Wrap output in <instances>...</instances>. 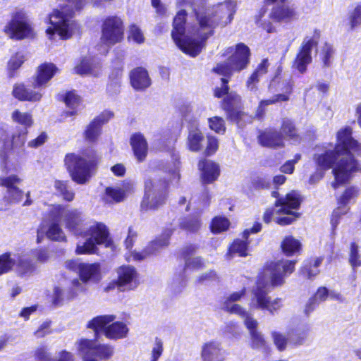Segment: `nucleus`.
I'll return each instance as SVG.
<instances>
[{
	"mask_svg": "<svg viewBox=\"0 0 361 361\" xmlns=\"http://www.w3.org/2000/svg\"><path fill=\"white\" fill-rule=\"evenodd\" d=\"M177 4L179 6L190 5L196 16L197 23L188 27L185 32L186 11H178L174 18L171 32L172 38L179 49L192 57L201 52L214 29L219 24L225 26L231 23L235 12V4L230 0L212 9H204V0H177Z\"/></svg>",
	"mask_w": 361,
	"mask_h": 361,
	"instance_id": "f257e3e1",
	"label": "nucleus"
},
{
	"mask_svg": "<svg viewBox=\"0 0 361 361\" xmlns=\"http://www.w3.org/2000/svg\"><path fill=\"white\" fill-rule=\"evenodd\" d=\"M48 219L43 221L37 231V243H41L47 237L54 241L66 240V235L59 223L63 221L66 228L75 235L85 238V241H78L75 252L77 255L93 254L97 250V245L104 244L108 246L109 231L102 223L94 222L79 231L78 226L80 222V213L77 209H69L61 204L51 205L49 209Z\"/></svg>",
	"mask_w": 361,
	"mask_h": 361,
	"instance_id": "f03ea898",
	"label": "nucleus"
},
{
	"mask_svg": "<svg viewBox=\"0 0 361 361\" xmlns=\"http://www.w3.org/2000/svg\"><path fill=\"white\" fill-rule=\"evenodd\" d=\"M351 152L361 154V145L352 137V130L349 127L341 129L337 133V143L334 147L328 144L316 148L314 160L322 169H329L334 166L332 173L334 181L331 186L336 189L347 183L353 173L360 171L361 166L353 157Z\"/></svg>",
	"mask_w": 361,
	"mask_h": 361,
	"instance_id": "7ed1b4c3",
	"label": "nucleus"
},
{
	"mask_svg": "<svg viewBox=\"0 0 361 361\" xmlns=\"http://www.w3.org/2000/svg\"><path fill=\"white\" fill-rule=\"evenodd\" d=\"M295 261H279L272 262L264 269L257 280L256 287L252 290L250 307L253 310H267L274 314L283 306L280 298L271 299L268 295L270 286H281L284 279L295 269Z\"/></svg>",
	"mask_w": 361,
	"mask_h": 361,
	"instance_id": "20e7f679",
	"label": "nucleus"
},
{
	"mask_svg": "<svg viewBox=\"0 0 361 361\" xmlns=\"http://www.w3.org/2000/svg\"><path fill=\"white\" fill-rule=\"evenodd\" d=\"M97 156L92 148L78 154H69L64 162L72 180L78 184L86 183L91 178L92 169L97 164Z\"/></svg>",
	"mask_w": 361,
	"mask_h": 361,
	"instance_id": "39448f33",
	"label": "nucleus"
},
{
	"mask_svg": "<svg viewBox=\"0 0 361 361\" xmlns=\"http://www.w3.org/2000/svg\"><path fill=\"white\" fill-rule=\"evenodd\" d=\"M169 183L163 178H148L145 182V194L141 202L142 211L157 210L166 202Z\"/></svg>",
	"mask_w": 361,
	"mask_h": 361,
	"instance_id": "423d86ee",
	"label": "nucleus"
},
{
	"mask_svg": "<svg viewBox=\"0 0 361 361\" xmlns=\"http://www.w3.org/2000/svg\"><path fill=\"white\" fill-rule=\"evenodd\" d=\"M114 319L115 317L113 315L97 316L89 321L87 327L92 329L96 336H98L99 332L104 331L105 336L111 340L126 338L129 331L127 324L121 322L109 324Z\"/></svg>",
	"mask_w": 361,
	"mask_h": 361,
	"instance_id": "0eeeda50",
	"label": "nucleus"
},
{
	"mask_svg": "<svg viewBox=\"0 0 361 361\" xmlns=\"http://www.w3.org/2000/svg\"><path fill=\"white\" fill-rule=\"evenodd\" d=\"M232 55L224 63L218 64L214 71L219 75L230 77L234 72L245 69L250 63V49L243 43L236 44L235 47L228 48Z\"/></svg>",
	"mask_w": 361,
	"mask_h": 361,
	"instance_id": "6e6552de",
	"label": "nucleus"
},
{
	"mask_svg": "<svg viewBox=\"0 0 361 361\" xmlns=\"http://www.w3.org/2000/svg\"><path fill=\"white\" fill-rule=\"evenodd\" d=\"M101 43L98 50L106 54L111 47L120 43L124 38V25L122 19L113 16L106 18L101 27Z\"/></svg>",
	"mask_w": 361,
	"mask_h": 361,
	"instance_id": "1a4fd4ad",
	"label": "nucleus"
},
{
	"mask_svg": "<svg viewBox=\"0 0 361 361\" xmlns=\"http://www.w3.org/2000/svg\"><path fill=\"white\" fill-rule=\"evenodd\" d=\"M94 339L80 338L75 343L78 354L82 361H97V358L107 360L114 354V348L109 344H101Z\"/></svg>",
	"mask_w": 361,
	"mask_h": 361,
	"instance_id": "9d476101",
	"label": "nucleus"
},
{
	"mask_svg": "<svg viewBox=\"0 0 361 361\" xmlns=\"http://www.w3.org/2000/svg\"><path fill=\"white\" fill-rule=\"evenodd\" d=\"M301 202L300 195L296 191L288 193L285 198H280L276 201V206L281 208L277 212L285 214V216L279 217L276 223L285 226L292 224L298 216L299 214L293 212L292 209H297Z\"/></svg>",
	"mask_w": 361,
	"mask_h": 361,
	"instance_id": "9b49d317",
	"label": "nucleus"
},
{
	"mask_svg": "<svg viewBox=\"0 0 361 361\" xmlns=\"http://www.w3.org/2000/svg\"><path fill=\"white\" fill-rule=\"evenodd\" d=\"M27 130H22L17 134L9 136L4 133L0 135V157L6 163L9 155L13 153L19 154L26 141Z\"/></svg>",
	"mask_w": 361,
	"mask_h": 361,
	"instance_id": "f8f14e48",
	"label": "nucleus"
},
{
	"mask_svg": "<svg viewBox=\"0 0 361 361\" xmlns=\"http://www.w3.org/2000/svg\"><path fill=\"white\" fill-rule=\"evenodd\" d=\"M5 33L11 39L20 40L34 36L33 29L24 14L18 13L5 26Z\"/></svg>",
	"mask_w": 361,
	"mask_h": 361,
	"instance_id": "ddd939ff",
	"label": "nucleus"
},
{
	"mask_svg": "<svg viewBox=\"0 0 361 361\" xmlns=\"http://www.w3.org/2000/svg\"><path fill=\"white\" fill-rule=\"evenodd\" d=\"M172 233V229H166L159 238L150 242L142 252L135 251L127 256L126 259L128 262L142 261L149 256L157 254L162 248L168 246Z\"/></svg>",
	"mask_w": 361,
	"mask_h": 361,
	"instance_id": "4468645a",
	"label": "nucleus"
},
{
	"mask_svg": "<svg viewBox=\"0 0 361 361\" xmlns=\"http://www.w3.org/2000/svg\"><path fill=\"white\" fill-rule=\"evenodd\" d=\"M319 36V32L315 31L313 37L307 36L303 39L294 62L295 68L302 73L306 71L307 66L312 62V51L317 44L316 38H318Z\"/></svg>",
	"mask_w": 361,
	"mask_h": 361,
	"instance_id": "2eb2a0df",
	"label": "nucleus"
},
{
	"mask_svg": "<svg viewBox=\"0 0 361 361\" xmlns=\"http://www.w3.org/2000/svg\"><path fill=\"white\" fill-rule=\"evenodd\" d=\"M221 82V87L216 88L215 90V96L217 97H221L224 94H226L222 103L223 109L231 116H235V115L238 116V109L240 108L241 105V98L235 92H228V87L226 84L228 83V80L227 79L222 78Z\"/></svg>",
	"mask_w": 361,
	"mask_h": 361,
	"instance_id": "dca6fc26",
	"label": "nucleus"
},
{
	"mask_svg": "<svg viewBox=\"0 0 361 361\" xmlns=\"http://www.w3.org/2000/svg\"><path fill=\"white\" fill-rule=\"evenodd\" d=\"M119 290L122 291L135 289L139 285L136 269L130 265H123L116 270Z\"/></svg>",
	"mask_w": 361,
	"mask_h": 361,
	"instance_id": "f3484780",
	"label": "nucleus"
},
{
	"mask_svg": "<svg viewBox=\"0 0 361 361\" xmlns=\"http://www.w3.org/2000/svg\"><path fill=\"white\" fill-rule=\"evenodd\" d=\"M265 2L276 4L270 14L271 17L276 20L289 21L297 17L295 8L286 0H265Z\"/></svg>",
	"mask_w": 361,
	"mask_h": 361,
	"instance_id": "a211bd4d",
	"label": "nucleus"
},
{
	"mask_svg": "<svg viewBox=\"0 0 361 361\" xmlns=\"http://www.w3.org/2000/svg\"><path fill=\"white\" fill-rule=\"evenodd\" d=\"M22 180L16 175L0 178V185L6 188L5 198L11 203H17L22 200L23 192L18 188Z\"/></svg>",
	"mask_w": 361,
	"mask_h": 361,
	"instance_id": "6ab92c4d",
	"label": "nucleus"
},
{
	"mask_svg": "<svg viewBox=\"0 0 361 361\" xmlns=\"http://www.w3.org/2000/svg\"><path fill=\"white\" fill-rule=\"evenodd\" d=\"M133 190L134 185L130 182H125L121 186L107 187L103 200L107 204L123 202L129 194L133 192Z\"/></svg>",
	"mask_w": 361,
	"mask_h": 361,
	"instance_id": "aec40b11",
	"label": "nucleus"
},
{
	"mask_svg": "<svg viewBox=\"0 0 361 361\" xmlns=\"http://www.w3.org/2000/svg\"><path fill=\"white\" fill-rule=\"evenodd\" d=\"M227 353L220 342L211 341L202 346L201 357L203 361H224Z\"/></svg>",
	"mask_w": 361,
	"mask_h": 361,
	"instance_id": "412c9836",
	"label": "nucleus"
},
{
	"mask_svg": "<svg viewBox=\"0 0 361 361\" xmlns=\"http://www.w3.org/2000/svg\"><path fill=\"white\" fill-rule=\"evenodd\" d=\"M16 260L15 271L20 276H30L37 269L35 262L30 253H21L14 255Z\"/></svg>",
	"mask_w": 361,
	"mask_h": 361,
	"instance_id": "4be33fe9",
	"label": "nucleus"
},
{
	"mask_svg": "<svg viewBox=\"0 0 361 361\" xmlns=\"http://www.w3.org/2000/svg\"><path fill=\"white\" fill-rule=\"evenodd\" d=\"M293 90V82L285 75L281 76L276 75L274 79L271 80L269 86V91L271 93L276 94H285L287 96V101L289 100L290 94Z\"/></svg>",
	"mask_w": 361,
	"mask_h": 361,
	"instance_id": "5701e85b",
	"label": "nucleus"
},
{
	"mask_svg": "<svg viewBox=\"0 0 361 361\" xmlns=\"http://www.w3.org/2000/svg\"><path fill=\"white\" fill-rule=\"evenodd\" d=\"M245 290L243 289L240 291L235 292L231 294L224 301L222 308L228 312L235 314L240 316L244 320L247 317H251L241 306L235 302L240 300V298L245 295Z\"/></svg>",
	"mask_w": 361,
	"mask_h": 361,
	"instance_id": "b1692460",
	"label": "nucleus"
},
{
	"mask_svg": "<svg viewBox=\"0 0 361 361\" xmlns=\"http://www.w3.org/2000/svg\"><path fill=\"white\" fill-rule=\"evenodd\" d=\"M246 327L249 329L251 336V346L254 349L267 351L266 341L261 333L257 331L258 322L252 317H247L244 320Z\"/></svg>",
	"mask_w": 361,
	"mask_h": 361,
	"instance_id": "393cba45",
	"label": "nucleus"
},
{
	"mask_svg": "<svg viewBox=\"0 0 361 361\" xmlns=\"http://www.w3.org/2000/svg\"><path fill=\"white\" fill-rule=\"evenodd\" d=\"M80 279L88 283H98L102 279L101 267L99 263H82L78 273Z\"/></svg>",
	"mask_w": 361,
	"mask_h": 361,
	"instance_id": "a878e982",
	"label": "nucleus"
},
{
	"mask_svg": "<svg viewBox=\"0 0 361 361\" xmlns=\"http://www.w3.org/2000/svg\"><path fill=\"white\" fill-rule=\"evenodd\" d=\"M12 94L20 101L31 102H39L43 95L41 92L27 88L23 83H16L13 85Z\"/></svg>",
	"mask_w": 361,
	"mask_h": 361,
	"instance_id": "bb28decb",
	"label": "nucleus"
},
{
	"mask_svg": "<svg viewBox=\"0 0 361 361\" xmlns=\"http://www.w3.org/2000/svg\"><path fill=\"white\" fill-rule=\"evenodd\" d=\"M198 167L202 171V180L207 184L215 181L220 174L219 165L210 160L200 161Z\"/></svg>",
	"mask_w": 361,
	"mask_h": 361,
	"instance_id": "cd10ccee",
	"label": "nucleus"
},
{
	"mask_svg": "<svg viewBox=\"0 0 361 361\" xmlns=\"http://www.w3.org/2000/svg\"><path fill=\"white\" fill-rule=\"evenodd\" d=\"M130 83L136 90H143L149 87L151 80L146 69L138 67L133 69L130 75Z\"/></svg>",
	"mask_w": 361,
	"mask_h": 361,
	"instance_id": "c85d7f7f",
	"label": "nucleus"
},
{
	"mask_svg": "<svg viewBox=\"0 0 361 361\" xmlns=\"http://www.w3.org/2000/svg\"><path fill=\"white\" fill-rule=\"evenodd\" d=\"M57 70L53 63H43L39 66L35 79L34 87L37 88L44 85L52 78Z\"/></svg>",
	"mask_w": 361,
	"mask_h": 361,
	"instance_id": "c756f323",
	"label": "nucleus"
},
{
	"mask_svg": "<svg viewBox=\"0 0 361 361\" xmlns=\"http://www.w3.org/2000/svg\"><path fill=\"white\" fill-rule=\"evenodd\" d=\"M130 145L137 159L139 161H143L148 150L147 143L144 136L140 133L133 135L130 138Z\"/></svg>",
	"mask_w": 361,
	"mask_h": 361,
	"instance_id": "7c9ffc66",
	"label": "nucleus"
},
{
	"mask_svg": "<svg viewBox=\"0 0 361 361\" xmlns=\"http://www.w3.org/2000/svg\"><path fill=\"white\" fill-rule=\"evenodd\" d=\"M259 141L262 146L267 147H280L283 146V137L276 130H269L259 136Z\"/></svg>",
	"mask_w": 361,
	"mask_h": 361,
	"instance_id": "2f4dec72",
	"label": "nucleus"
},
{
	"mask_svg": "<svg viewBox=\"0 0 361 361\" xmlns=\"http://www.w3.org/2000/svg\"><path fill=\"white\" fill-rule=\"evenodd\" d=\"M204 136L197 128L190 129L188 137V147L190 150L197 152L202 147Z\"/></svg>",
	"mask_w": 361,
	"mask_h": 361,
	"instance_id": "473e14b6",
	"label": "nucleus"
},
{
	"mask_svg": "<svg viewBox=\"0 0 361 361\" xmlns=\"http://www.w3.org/2000/svg\"><path fill=\"white\" fill-rule=\"evenodd\" d=\"M99 63H95L91 58L83 59L80 63L75 67L77 73L83 74H92L97 75L99 69Z\"/></svg>",
	"mask_w": 361,
	"mask_h": 361,
	"instance_id": "72a5a7b5",
	"label": "nucleus"
},
{
	"mask_svg": "<svg viewBox=\"0 0 361 361\" xmlns=\"http://www.w3.org/2000/svg\"><path fill=\"white\" fill-rule=\"evenodd\" d=\"M300 247V243L292 236L286 237L281 243L282 250L287 256L298 252Z\"/></svg>",
	"mask_w": 361,
	"mask_h": 361,
	"instance_id": "f704fd0d",
	"label": "nucleus"
},
{
	"mask_svg": "<svg viewBox=\"0 0 361 361\" xmlns=\"http://www.w3.org/2000/svg\"><path fill=\"white\" fill-rule=\"evenodd\" d=\"M336 50L333 45L325 43L321 48L319 57L323 63L324 67H330L334 59Z\"/></svg>",
	"mask_w": 361,
	"mask_h": 361,
	"instance_id": "c9c22d12",
	"label": "nucleus"
},
{
	"mask_svg": "<svg viewBox=\"0 0 361 361\" xmlns=\"http://www.w3.org/2000/svg\"><path fill=\"white\" fill-rule=\"evenodd\" d=\"M180 165L179 156L178 154H173L172 157V163L167 164L166 166L162 167V169L171 176V180H176L178 182L180 178V174L179 173Z\"/></svg>",
	"mask_w": 361,
	"mask_h": 361,
	"instance_id": "e433bc0d",
	"label": "nucleus"
},
{
	"mask_svg": "<svg viewBox=\"0 0 361 361\" xmlns=\"http://www.w3.org/2000/svg\"><path fill=\"white\" fill-rule=\"evenodd\" d=\"M13 122L20 124L25 128L30 127L33 123L32 116L27 112H22L18 109L14 110L11 114Z\"/></svg>",
	"mask_w": 361,
	"mask_h": 361,
	"instance_id": "4c0bfd02",
	"label": "nucleus"
},
{
	"mask_svg": "<svg viewBox=\"0 0 361 361\" xmlns=\"http://www.w3.org/2000/svg\"><path fill=\"white\" fill-rule=\"evenodd\" d=\"M54 186L58 195L63 200L71 202L74 199L75 193L69 188L66 181L55 180Z\"/></svg>",
	"mask_w": 361,
	"mask_h": 361,
	"instance_id": "58836bf2",
	"label": "nucleus"
},
{
	"mask_svg": "<svg viewBox=\"0 0 361 361\" xmlns=\"http://www.w3.org/2000/svg\"><path fill=\"white\" fill-rule=\"evenodd\" d=\"M69 289H64L59 286L54 287L52 293V302L55 305H61L65 302L73 300L70 295Z\"/></svg>",
	"mask_w": 361,
	"mask_h": 361,
	"instance_id": "ea45409f",
	"label": "nucleus"
},
{
	"mask_svg": "<svg viewBox=\"0 0 361 361\" xmlns=\"http://www.w3.org/2000/svg\"><path fill=\"white\" fill-rule=\"evenodd\" d=\"M247 239H237L231 245L229 254L233 255H238L240 257H245L248 255Z\"/></svg>",
	"mask_w": 361,
	"mask_h": 361,
	"instance_id": "a19ab883",
	"label": "nucleus"
},
{
	"mask_svg": "<svg viewBox=\"0 0 361 361\" xmlns=\"http://www.w3.org/2000/svg\"><path fill=\"white\" fill-rule=\"evenodd\" d=\"M359 195V189L356 186H350L337 198V203L348 206L352 200L355 199Z\"/></svg>",
	"mask_w": 361,
	"mask_h": 361,
	"instance_id": "79ce46f5",
	"label": "nucleus"
},
{
	"mask_svg": "<svg viewBox=\"0 0 361 361\" xmlns=\"http://www.w3.org/2000/svg\"><path fill=\"white\" fill-rule=\"evenodd\" d=\"M24 61L25 56L21 53H16L11 57L7 65L9 77L14 76L15 71L22 66Z\"/></svg>",
	"mask_w": 361,
	"mask_h": 361,
	"instance_id": "37998d69",
	"label": "nucleus"
},
{
	"mask_svg": "<svg viewBox=\"0 0 361 361\" xmlns=\"http://www.w3.org/2000/svg\"><path fill=\"white\" fill-rule=\"evenodd\" d=\"M180 226L182 229L195 233L197 232L201 226V222L198 217H188L183 219L180 223Z\"/></svg>",
	"mask_w": 361,
	"mask_h": 361,
	"instance_id": "c03bdc74",
	"label": "nucleus"
},
{
	"mask_svg": "<svg viewBox=\"0 0 361 361\" xmlns=\"http://www.w3.org/2000/svg\"><path fill=\"white\" fill-rule=\"evenodd\" d=\"M16 260L11 253L0 255V275L9 272L14 267Z\"/></svg>",
	"mask_w": 361,
	"mask_h": 361,
	"instance_id": "a18cd8bd",
	"label": "nucleus"
},
{
	"mask_svg": "<svg viewBox=\"0 0 361 361\" xmlns=\"http://www.w3.org/2000/svg\"><path fill=\"white\" fill-rule=\"evenodd\" d=\"M349 206L338 204V207L332 212L331 219V224L334 229H335L340 223V219L341 216L346 214L349 212Z\"/></svg>",
	"mask_w": 361,
	"mask_h": 361,
	"instance_id": "49530a36",
	"label": "nucleus"
},
{
	"mask_svg": "<svg viewBox=\"0 0 361 361\" xmlns=\"http://www.w3.org/2000/svg\"><path fill=\"white\" fill-rule=\"evenodd\" d=\"M348 23L351 30L361 25V5H357L349 12Z\"/></svg>",
	"mask_w": 361,
	"mask_h": 361,
	"instance_id": "de8ad7c7",
	"label": "nucleus"
},
{
	"mask_svg": "<svg viewBox=\"0 0 361 361\" xmlns=\"http://www.w3.org/2000/svg\"><path fill=\"white\" fill-rule=\"evenodd\" d=\"M87 282L82 281L80 279H75L71 282V286L68 288L70 295L75 298L79 294L87 291Z\"/></svg>",
	"mask_w": 361,
	"mask_h": 361,
	"instance_id": "09e8293b",
	"label": "nucleus"
},
{
	"mask_svg": "<svg viewBox=\"0 0 361 361\" xmlns=\"http://www.w3.org/2000/svg\"><path fill=\"white\" fill-rule=\"evenodd\" d=\"M97 121H92L85 131V139L90 142L95 141L100 134L101 126Z\"/></svg>",
	"mask_w": 361,
	"mask_h": 361,
	"instance_id": "8fccbe9b",
	"label": "nucleus"
},
{
	"mask_svg": "<svg viewBox=\"0 0 361 361\" xmlns=\"http://www.w3.org/2000/svg\"><path fill=\"white\" fill-rule=\"evenodd\" d=\"M229 224V221L226 217L216 216L212 221L211 229L213 233H219L227 230Z\"/></svg>",
	"mask_w": 361,
	"mask_h": 361,
	"instance_id": "3c124183",
	"label": "nucleus"
},
{
	"mask_svg": "<svg viewBox=\"0 0 361 361\" xmlns=\"http://www.w3.org/2000/svg\"><path fill=\"white\" fill-rule=\"evenodd\" d=\"M323 259L322 257L315 258L309 265L306 264L303 268V273L309 279H312L319 273V267L321 265Z\"/></svg>",
	"mask_w": 361,
	"mask_h": 361,
	"instance_id": "603ef678",
	"label": "nucleus"
},
{
	"mask_svg": "<svg viewBox=\"0 0 361 361\" xmlns=\"http://www.w3.org/2000/svg\"><path fill=\"white\" fill-rule=\"evenodd\" d=\"M287 101V96L285 94H274V95L269 99H264L262 100L259 103V106L257 110V114L261 115L263 114L264 111V108L270 104H274L278 102H286Z\"/></svg>",
	"mask_w": 361,
	"mask_h": 361,
	"instance_id": "864d4df0",
	"label": "nucleus"
},
{
	"mask_svg": "<svg viewBox=\"0 0 361 361\" xmlns=\"http://www.w3.org/2000/svg\"><path fill=\"white\" fill-rule=\"evenodd\" d=\"M209 124L210 129L217 133H224L226 130L224 121L221 117L214 116L209 118Z\"/></svg>",
	"mask_w": 361,
	"mask_h": 361,
	"instance_id": "5fc2aeb1",
	"label": "nucleus"
},
{
	"mask_svg": "<svg viewBox=\"0 0 361 361\" xmlns=\"http://www.w3.org/2000/svg\"><path fill=\"white\" fill-rule=\"evenodd\" d=\"M205 262L200 257H185V267L190 269H199L204 267Z\"/></svg>",
	"mask_w": 361,
	"mask_h": 361,
	"instance_id": "6e6d98bb",
	"label": "nucleus"
},
{
	"mask_svg": "<svg viewBox=\"0 0 361 361\" xmlns=\"http://www.w3.org/2000/svg\"><path fill=\"white\" fill-rule=\"evenodd\" d=\"M128 39L133 40L137 44H142L145 41V37L142 30L135 25L130 26Z\"/></svg>",
	"mask_w": 361,
	"mask_h": 361,
	"instance_id": "4d7b16f0",
	"label": "nucleus"
},
{
	"mask_svg": "<svg viewBox=\"0 0 361 361\" xmlns=\"http://www.w3.org/2000/svg\"><path fill=\"white\" fill-rule=\"evenodd\" d=\"M164 351L163 341L156 338L152 350L151 361H157Z\"/></svg>",
	"mask_w": 361,
	"mask_h": 361,
	"instance_id": "13d9d810",
	"label": "nucleus"
},
{
	"mask_svg": "<svg viewBox=\"0 0 361 361\" xmlns=\"http://www.w3.org/2000/svg\"><path fill=\"white\" fill-rule=\"evenodd\" d=\"M282 132L286 136L289 137L290 139L295 140L297 137L296 130L292 123V122L289 120H285L283 122L282 125Z\"/></svg>",
	"mask_w": 361,
	"mask_h": 361,
	"instance_id": "bf43d9fd",
	"label": "nucleus"
},
{
	"mask_svg": "<svg viewBox=\"0 0 361 361\" xmlns=\"http://www.w3.org/2000/svg\"><path fill=\"white\" fill-rule=\"evenodd\" d=\"M349 262L353 268L358 267L361 265L360 255H358V246L355 243H353L350 246Z\"/></svg>",
	"mask_w": 361,
	"mask_h": 361,
	"instance_id": "052dcab7",
	"label": "nucleus"
},
{
	"mask_svg": "<svg viewBox=\"0 0 361 361\" xmlns=\"http://www.w3.org/2000/svg\"><path fill=\"white\" fill-rule=\"evenodd\" d=\"M64 102L67 106L74 109L79 105L80 99L74 92L71 91L66 93Z\"/></svg>",
	"mask_w": 361,
	"mask_h": 361,
	"instance_id": "680f3d73",
	"label": "nucleus"
},
{
	"mask_svg": "<svg viewBox=\"0 0 361 361\" xmlns=\"http://www.w3.org/2000/svg\"><path fill=\"white\" fill-rule=\"evenodd\" d=\"M262 76L255 71L246 81L247 87L251 91L255 90L257 89V84Z\"/></svg>",
	"mask_w": 361,
	"mask_h": 361,
	"instance_id": "e2e57ef3",
	"label": "nucleus"
},
{
	"mask_svg": "<svg viewBox=\"0 0 361 361\" xmlns=\"http://www.w3.org/2000/svg\"><path fill=\"white\" fill-rule=\"evenodd\" d=\"M30 254L31 255L32 257H35L37 261L39 263L47 262L49 258L48 251L44 249L32 250L30 252Z\"/></svg>",
	"mask_w": 361,
	"mask_h": 361,
	"instance_id": "0e129e2a",
	"label": "nucleus"
},
{
	"mask_svg": "<svg viewBox=\"0 0 361 361\" xmlns=\"http://www.w3.org/2000/svg\"><path fill=\"white\" fill-rule=\"evenodd\" d=\"M47 133L42 132L38 137L29 141L27 146L31 148H37L43 145L47 142Z\"/></svg>",
	"mask_w": 361,
	"mask_h": 361,
	"instance_id": "69168bd1",
	"label": "nucleus"
},
{
	"mask_svg": "<svg viewBox=\"0 0 361 361\" xmlns=\"http://www.w3.org/2000/svg\"><path fill=\"white\" fill-rule=\"evenodd\" d=\"M35 356L39 361H54L44 347L37 348L35 350Z\"/></svg>",
	"mask_w": 361,
	"mask_h": 361,
	"instance_id": "338daca9",
	"label": "nucleus"
},
{
	"mask_svg": "<svg viewBox=\"0 0 361 361\" xmlns=\"http://www.w3.org/2000/svg\"><path fill=\"white\" fill-rule=\"evenodd\" d=\"M54 361H75V357L72 353L61 350L58 353Z\"/></svg>",
	"mask_w": 361,
	"mask_h": 361,
	"instance_id": "774afa93",
	"label": "nucleus"
}]
</instances>
